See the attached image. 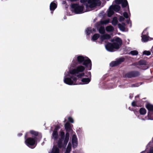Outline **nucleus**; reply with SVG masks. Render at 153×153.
I'll list each match as a JSON object with an SVG mask.
<instances>
[{"label": "nucleus", "instance_id": "4468645a", "mask_svg": "<svg viewBox=\"0 0 153 153\" xmlns=\"http://www.w3.org/2000/svg\"><path fill=\"white\" fill-rule=\"evenodd\" d=\"M111 41L112 43H117L119 45V46H121L122 44V39L119 37H117L116 38L111 39Z\"/></svg>", "mask_w": 153, "mask_h": 153}, {"label": "nucleus", "instance_id": "09e8293b", "mask_svg": "<svg viewBox=\"0 0 153 153\" xmlns=\"http://www.w3.org/2000/svg\"><path fill=\"white\" fill-rule=\"evenodd\" d=\"M81 74H82V77L84 76H85L86 77L87 76L85 75V74L84 73H81Z\"/></svg>", "mask_w": 153, "mask_h": 153}, {"label": "nucleus", "instance_id": "1a4fd4ad", "mask_svg": "<svg viewBox=\"0 0 153 153\" xmlns=\"http://www.w3.org/2000/svg\"><path fill=\"white\" fill-rule=\"evenodd\" d=\"M85 70L84 67L82 65H79L76 67V68L70 70L69 72L71 74L75 75L78 74L79 73L83 72Z\"/></svg>", "mask_w": 153, "mask_h": 153}, {"label": "nucleus", "instance_id": "6e6552de", "mask_svg": "<svg viewBox=\"0 0 153 153\" xmlns=\"http://www.w3.org/2000/svg\"><path fill=\"white\" fill-rule=\"evenodd\" d=\"M88 3L89 4H86V8L88 9V7L92 8L98 4H100V1L99 0H88Z\"/></svg>", "mask_w": 153, "mask_h": 153}, {"label": "nucleus", "instance_id": "49530a36", "mask_svg": "<svg viewBox=\"0 0 153 153\" xmlns=\"http://www.w3.org/2000/svg\"><path fill=\"white\" fill-rule=\"evenodd\" d=\"M29 134V132L26 133L25 135V140L27 139L26 138H27L28 137Z\"/></svg>", "mask_w": 153, "mask_h": 153}, {"label": "nucleus", "instance_id": "e433bc0d", "mask_svg": "<svg viewBox=\"0 0 153 153\" xmlns=\"http://www.w3.org/2000/svg\"><path fill=\"white\" fill-rule=\"evenodd\" d=\"M68 121L71 123H73L74 122L73 119L71 117H69L68 118Z\"/></svg>", "mask_w": 153, "mask_h": 153}, {"label": "nucleus", "instance_id": "7c9ffc66", "mask_svg": "<svg viewBox=\"0 0 153 153\" xmlns=\"http://www.w3.org/2000/svg\"><path fill=\"white\" fill-rule=\"evenodd\" d=\"M114 13V10L111 9V6H110L109 8V10L108 13V16L110 17L113 15Z\"/></svg>", "mask_w": 153, "mask_h": 153}, {"label": "nucleus", "instance_id": "58836bf2", "mask_svg": "<svg viewBox=\"0 0 153 153\" xmlns=\"http://www.w3.org/2000/svg\"><path fill=\"white\" fill-rule=\"evenodd\" d=\"M131 105L133 107H138V106L136 104V102L135 101H133L131 103Z\"/></svg>", "mask_w": 153, "mask_h": 153}, {"label": "nucleus", "instance_id": "72a5a7b5", "mask_svg": "<svg viewBox=\"0 0 153 153\" xmlns=\"http://www.w3.org/2000/svg\"><path fill=\"white\" fill-rule=\"evenodd\" d=\"M137 68L142 70H146L149 68V66L147 64L141 66L140 67L137 66Z\"/></svg>", "mask_w": 153, "mask_h": 153}, {"label": "nucleus", "instance_id": "cd10ccee", "mask_svg": "<svg viewBox=\"0 0 153 153\" xmlns=\"http://www.w3.org/2000/svg\"><path fill=\"white\" fill-rule=\"evenodd\" d=\"M60 138L62 140H65V133L64 131H62L61 130L59 132Z\"/></svg>", "mask_w": 153, "mask_h": 153}, {"label": "nucleus", "instance_id": "aec40b11", "mask_svg": "<svg viewBox=\"0 0 153 153\" xmlns=\"http://www.w3.org/2000/svg\"><path fill=\"white\" fill-rule=\"evenodd\" d=\"M57 7L56 4L53 2L51 3L50 4V10L51 11H54Z\"/></svg>", "mask_w": 153, "mask_h": 153}, {"label": "nucleus", "instance_id": "0eeeda50", "mask_svg": "<svg viewBox=\"0 0 153 153\" xmlns=\"http://www.w3.org/2000/svg\"><path fill=\"white\" fill-rule=\"evenodd\" d=\"M140 72L137 71H132L126 73L124 77L128 78H134L138 77L140 75Z\"/></svg>", "mask_w": 153, "mask_h": 153}, {"label": "nucleus", "instance_id": "4c0bfd02", "mask_svg": "<svg viewBox=\"0 0 153 153\" xmlns=\"http://www.w3.org/2000/svg\"><path fill=\"white\" fill-rule=\"evenodd\" d=\"M123 16L126 19L128 18V14L126 12H124L123 13Z\"/></svg>", "mask_w": 153, "mask_h": 153}, {"label": "nucleus", "instance_id": "bb28decb", "mask_svg": "<svg viewBox=\"0 0 153 153\" xmlns=\"http://www.w3.org/2000/svg\"><path fill=\"white\" fill-rule=\"evenodd\" d=\"M64 140L59 139L57 142V145L58 148H61L63 146L62 141Z\"/></svg>", "mask_w": 153, "mask_h": 153}, {"label": "nucleus", "instance_id": "39448f33", "mask_svg": "<svg viewBox=\"0 0 153 153\" xmlns=\"http://www.w3.org/2000/svg\"><path fill=\"white\" fill-rule=\"evenodd\" d=\"M120 47L117 43L109 42H108L105 46L106 49L110 52H113L114 49H118L120 48Z\"/></svg>", "mask_w": 153, "mask_h": 153}, {"label": "nucleus", "instance_id": "37998d69", "mask_svg": "<svg viewBox=\"0 0 153 153\" xmlns=\"http://www.w3.org/2000/svg\"><path fill=\"white\" fill-rule=\"evenodd\" d=\"M76 76H77V77L78 78V79H79V78H81L82 77L81 73L77 74L76 75Z\"/></svg>", "mask_w": 153, "mask_h": 153}, {"label": "nucleus", "instance_id": "f3484780", "mask_svg": "<svg viewBox=\"0 0 153 153\" xmlns=\"http://www.w3.org/2000/svg\"><path fill=\"white\" fill-rule=\"evenodd\" d=\"M72 143L73 147H74V143L75 144V147H76L77 145V138L76 135H73L72 139Z\"/></svg>", "mask_w": 153, "mask_h": 153}, {"label": "nucleus", "instance_id": "c756f323", "mask_svg": "<svg viewBox=\"0 0 153 153\" xmlns=\"http://www.w3.org/2000/svg\"><path fill=\"white\" fill-rule=\"evenodd\" d=\"M100 35L98 33H95L92 36V39L93 41H96L100 37Z\"/></svg>", "mask_w": 153, "mask_h": 153}, {"label": "nucleus", "instance_id": "a19ab883", "mask_svg": "<svg viewBox=\"0 0 153 153\" xmlns=\"http://www.w3.org/2000/svg\"><path fill=\"white\" fill-rule=\"evenodd\" d=\"M91 32V31L89 28H87L86 30V34L87 35H89Z\"/></svg>", "mask_w": 153, "mask_h": 153}, {"label": "nucleus", "instance_id": "423d86ee", "mask_svg": "<svg viewBox=\"0 0 153 153\" xmlns=\"http://www.w3.org/2000/svg\"><path fill=\"white\" fill-rule=\"evenodd\" d=\"M71 8L74 9V11L76 14L81 13L84 9L83 6H80L78 4H74L71 5Z\"/></svg>", "mask_w": 153, "mask_h": 153}, {"label": "nucleus", "instance_id": "ea45409f", "mask_svg": "<svg viewBox=\"0 0 153 153\" xmlns=\"http://www.w3.org/2000/svg\"><path fill=\"white\" fill-rule=\"evenodd\" d=\"M60 128V126L59 125H56L53 131H57V130Z\"/></svg>", "mask_w": 153, "mask_h": 153}, {"label": "nucleus", "instance_id": "9d476101", "mask_svg": "<svg viewBox=\"0 0 153 153\" xmlns=\"http://www.w3.org/2000/svg\"><path fill=\"white\" fill-rule=\"evenodd\" d=\"M125 60V59L124 57H121L115 61H112L110 64V66L111 67L117 66L124 62Z\"/></svg>", "mask_w": 153, "mask_h": 153}, {"label": "nucleus", "instance_id": "8fccbe9b", "mask_svg": "<svg viewBox=\"0 0 153 153\" xmlns=\"http://www.w3.org/2000/svg\"><path fill=\"white\" fill-rule=\"evenodd\" d=\"M22 133H19L18 134V135L19 137H20V136H22Z\"/></svg>", "mask_w": 153, "mask_h": 153}, {"label": "nucleus", "instance_id": "20e7f679", "mask_svg": "<svg viewBox=\"0 0 153 153\" xmlns=\"http://www.w3.org/2000/svg\"><path fill=\"white\" fill-rule=\"evenodd\" d=\"M38 140L37 137H27L25 140L26 144L29 147L31 148H33V146L37 144V141Z\"/></svg>", "mask_w": 153, "mask_h": 153}, {"label": "nucleus", "instance_id": "3c124183", "mask_svg": "<svg viewBox=\"0 0 153 153\" xmlns=\"http://www.w3.org/2000/svg\"><path fill=\"white\" fill-rule=\"evenodd\" d=\"M137 65V63H133L131 65Z\"/></svg>", "mask_w": 153, "mask_h": 153}, {"label": "nucleus", "instance_id": "c03bdc74", "mask_svg": "<svg viewBox=\"0 0 153 153\" xmlns=\"http://www.w3.org/2000/svg\"><path fill=\"white\" fill-rule=\"evenodd\" d=\"M140 153H145V152L144 151H143L142 152ZM147 153H153V149H150L149 151V152Z\"/></svg>", "mask_w": 153, "mask_h": 153}, {"label": "nucleus", "instance_id": "473e14b6", "mask_svg": "<svg viewBox=\"0 0 153 153\" xmlns=\"http://www.w3.org/2000/svg\"><path fill=\"white\" fill-rule=\"evenodd\" d=\"M112 24L114 26H116L117 25L118 23L117 18L116 17H114L112 21Z\"/></svg>", "mask_w": 153, "mask_h": 153}, {"label": "nucleus", "instance_id": "c85d7f7f", "mask_svg": "<svg viewBox=\"0 0 153 153\" xmlns=\"http://www.w3.org/2000/svg\"><path fill=\"white\" fill-rule=\"evenodd\" d=\"M138 64L141 66L147 64V62L145 60L141 59L138 62Z\"/></svg>", "mask_w": 153, "mask_h": 153}, {"label": "nucleus", "instance_id": "4be33fe9", "mask_svg": "<svg viewBox=\"0 0 153 153\" xmlns=\"http://www.w3.org/2000/svg\"><path fill=\"white\" fill-rule=\"evenodd\" d=\"M146 107L149 111H153V105H152L150 103H147L146 105Z\"/></svg>", "mask_w": 153, "mask_h": 153}, {"label": "nucleus", "instance_id": "5701e85b", "mask_svg": "<svg viewBox=\"0 0 153 153\" xmlns=\"http://www.w3.org/2000/svg\"><path fill=\"white\" fill-rule=\"evenodd\" d=\"M106 30L108 32H112L114 29V27L111 25H108L106 27Z\"/></svg>", "mask_w": 153, "mask_h": 153}, {"label": "nucleus", "instance_id": "f704fd0d", "mask_svg": "<svg viewBox=\"0 0 153 153\" xmlns=\"http://www.w3.org/2000/svg\"><path fill=\"white\" fill-rule=\"evenodd\" d=\"M129 53L131 54L132 55L134 56L138 55V53L137 51L133 50L131 51Z\"/></svg>", "mask_w": 153, "mask_h": 153}, {"label": "nucleus", "instance_id": "a18cd8bd", "mask_svg": "<svg viewBox=\"0 0 153 153\" xmlns=\"http://www.w3.org/2000/svg\"><path fill=\"white\" fill-rule=\"evenodd\" d=\"M88 0H80V2L81 3H84L87 2H88Z\"/></svg>", "mask_w": 153, "mask_h": 153}, {"label": "nucleus", "instance_id": "f03ea898", "mask_svg": "<svg viewBox=\"0 0 153 153\" xmlns=\"http://www.w3.org/2000/svg\"><path fill=\"white\" fill-rule=\"evenodd\" d=\"M72 126H73L71 124L68 122H66L64 125L66 133L65 140L64 141V144L65 146L67 145L69 141V132H71L73 131V130L72 128Z\"/></svg>", "mask_w": 153, "mask_h": 153}, {"label": "nucleus", "instance_id": "dca6fc26", "mask_svg": "<svg viewBox=\"0 0 153 153\" xmlns=\"http://www.w3.org/2000/svg\"><path fill=\"white\" fill-rule=\"evenodd\" d=\"M109 22V19H108L105 20H101L99 22H97L96 23V27L98 29V27H97L100 26L101 25H105L108 24Z\"/></svg>", "mask_w": 153, "mask_h": 153}, {"label": "nucleus", "instance_id": "412c9836", "mask_svg": "<svg viewBox=\"0 0 153 153\" xmlns=\"http://www.w3.org/2000/svg\"><path fill=\"white\" fill-rule=\"evenodd\" d=\"M125 24L124 23H122V24L120 23L118 24V25L120 30L123 31H124L125 29Z\"/></svg>", "mask_w": 153, "mask_h": 153}, {"label": "nucleus", "instance_id": "603ef678", "mask_svg": "<svg viewBox=\"0 0 153 153\" xmlns=\"http://www.w3.org/2000/svg\"><path fill=\"white\" fill-rule=\"evenodd\" d=\"M139 97V95H138L136 96L135 97H136H136Z\"/></svg>", "mask_w": 153, "mask_h": 153}, {"label": "nucleus", "instance_id": "f8f14e48", "mask_svg": "<svg viewBox=\"0 0 153 153\" xmlns=\"http://www.w3.org/2000/svg\"><path fill=\"white\" fill-rule=\"evenodd\" d=\"M148 27H146L143 31L142 33V41L146 42H147L149 40V37L147 36L148 35V33L146 32Z\"/></svg>", "mask_w": 153, "mask_h": 153}, {"label": "nucleus", "instance_id": "6ab92c4d", "mask_svg": "<svg viewBox=\"0 0 153 153\" xmlns=\"http://www.w3.org/2000/svg\"><path fill=\"white\" fill-rule=\"evenodd\" d=\"M111 36L110 35L108 34H105L101 36L100 39L102 40L105 39H110Z\"/></svg>", "mask_w": 153, "mask_h": 153}, {"label": "nucleus", "instance_id": "a211bd4d", "mask_svg": "<svg viewBox=\"0 0 153 153\" xmlns=\"http://www.w3.org/2000/svg\"><path fill=\"white\" fill-rule=\"evenodd\" d=\"M111 9L113 10H114L116 12L119 11L120 9V7L118 5H111Z\"/></svg>", "mask_w": 153, "mask_h": 153}, {"label": "nucleus", "instance_id": "79ce46f5", "mask_svg": "<svg viewBox=\"0 0 153 153\" xmlns=\"http://www.w3.org/2000/svg\"><path fill=\"white\" fill-rule=\"evenodd\" d=\"M125 20V18L124 17L122 16H120L119 17V21L120 22H122L123 21Z\"/></svg>", "mask_w": 153, "mask_h": 153}, {"label": "nucleus", "instance_id": "2eb2a0df", "mask_svg": "<svg viewBox=\"0 0 153 153\" xmlns=\"http://www.w3.org/2000/svg\"><path fill=\"white\" fill-rule=\"evenodd\" d=\"M30 132L31 134L34 135L35 137H37V136H38V140L39 139V141L40 140L42 137V135L41 134H39V133L38 132L32 130L30 131Z\"/></svg>", "mask_w": 153, "mask_h": 153}, {"label": "nucleus", "instance_id": "5fc2aeb1", "mask_svg": "<svg viewBox=\"0 0 153 153\" xmlns=\"http://www.w3.org/2000/svg\"><path fill=\"white\" fill-rule=\"evenodd\" d=\"M134 85V84H133V85Z\"/></svg>", "mask_w": 153, "mask_h": 153}, {"label": "nucleus", "instance_id": "9b49d317", "mask_svg": "<svg viewBox=\"0 0 153 153\" xmlns=\"http://www.w3.org/2000/svg\"><path fill=\"white\" fill-rule=\"evenodd\" d=\"M88 76H90V78H83L81 79H79V80H78L79 82L81 83V85L88 84L91 81V72H88Z\"/></svg>", "mask_w": 153, "mask_h": 153}, {"label": "nucleus", "instance_id": "7ed1b4c3", "mask_svg": "<svg viewBox=\"0 0 153 153\" xmlns=\"http://www.w3.org/2000/svg\"><path fill=\"white\" fill-rule=\"evenodd\" d=\"M78 80H79L76 77L73 76L65 77L64 79V82L67 84L69 85H77L81 84Z\"/></svg>", "mask_w": 153, "mask_h": 153}, {"label": "nucleus", "instance_id": "c9c22d12", "mask_svg": "<svg viewBox=\"0 0 153 153\" xmlns=\"http://www.w3.org/2000/svg\"><path fill=\"white\" fill-rule=\"evenodd\" d=\"M143 55H146L147 56H149L151 55V52L149 51H144L143 52Z\"/></svg>", "mask_w": 153, "mask_h": 153}, {"label": "nucleus", "instance_id": "2f4dec72", "mask_svg": "<svg viewBox=\"0 0 153 153\" xmlns=\"http://www.w3.org/2000/svg\"><path fill=\"white\" fill-rule=\"evenodd\" d=\"M139 112L141 114L145 115L146 113V110L145 108H141L140 109Z\"/></svg>", "mask_w": 153, "mask_h": 153}, {"label": "nucleus", "instance_id": "393cba45", "mask_svg": "<svg viewBox=\"0 0 153 153\" xmlns=\"http://www.w3.org/2000/svg\"><path fill=\"white\" fill-rule=\"evenodd\" d=\"M59 150L56 147H53L51 152L49 153H59Z\"/></svg>", "mask_w": 153, "mask_h": 153}, {"label": "nucleus", "instance_id": "de8ad7c7", "mask_svg": "<svg viewBox=\"0 0 153 153\" xmlns=\"http://www.w3.org/2000/svg\"><path fill=\"white\" fill-rule=\"evenodd\" d=\"M71 151V148L68 149L67 148L66 151V153H69Z\"/></svg>", "mask_w": 153, "mask_h": 153}, {"label": "nucleus", "instance_id": "864d4df0", "mask_svg": "<svg viewBox=\"0 0 153 153\" xmlns=\"http://www.w3.org/2000/svg\"><path fill=\"white\" fill-rule=\"evenodd\" d=\"M75 144L74 143V148H75L76 147H75Z\"/></svg>", "mask_w": 153, "mask_h": 153}, {"label": "nucleus", "instance_id": "ddd939ff", "mask_svg": "<svg viewBox=\"0 0 153 153\" xmlns=\"http://www.w3.org/2000/svg\"><path fill=\"white\" fill-rule=\"evenodd\" d=\"M116 4H121L123 8L125 7L128 5V4L127 0H115Z\"/></svg>", "mask_w": 153, "mask_h": 153}, {"label": "nucleus", "instance_id": "f257e3e1", "mask_svg": "<svg viewBox=\"0 0 153 153\" xmlns=\"http://www.w3.org/2000/svg\"><path fill=\"white\" fill-rule=\"evenodd\" d=\"M85 58H87V59H85V57L82 56H78L76 59L73 60L72 64L74 66H75L78 64L82 63L83 65L88 68V70H91L92 65L91 61L88 57H86Z\"/></svg>", "mask_w": 153, "mask_h": 153}, {"label": "nucleus", "instance_id": "b1692460", "mask_svg": "<svg viewBox=\"0 0 153 153\" xmlns=\"http://www.w3.org/2000/svg\"><path fill=\"white\" fill-rule=\"evenodd\" d=\"M52 136L54 140H57L58 138V133L57 131H53L52 133Z\"/></svg>", "mask_w": 153, "mask_h": 153}, {"label": "nucleus", "instance_id": "a878e982", "mask_svg": "<svg viewBox=\"0 0 153 153\" xmlns=\"http://www.w3.org/2000/svg\"><path fill=\"white\" fill-rule=\"evenodd\" d=\"M99 33L101 34H104L105 33V31L104 27L100 26L98 29Z\"/></svg>", "mask_w": 153, "mask_h": 153}]
</instances>
